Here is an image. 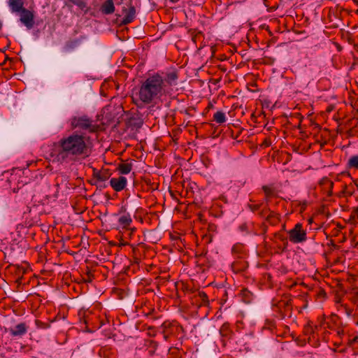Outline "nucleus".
<instances>
[{"instance_id":"9b49d317","label":"nucleus","mask_w":358,"mask_h":358,"mask_svg":"<svg viewBox=\"0 0 358 358\" xmlns=\"http://www.w3.org/2000/svg\"><path fill=\"white\" fill-rule=\"evenodd\" d=\"M340 278H337V311L339 312H345L348 315L350 314V310H348L345 306L342 303H341V299H338V293L340 292H345V291L343 289V284L340 283Z\"/></svg>"},{"instance_id":"ddd939ff","label":"nucleus","mask_w":358,"mask_h":358,"mask_svg":"<svg viewBox=\"0 0 358 358\" xmlns=\"http://www.w3.org/2000/svg\"><path fill=\"white\" fill-rule=\"evenodd\" d=\"M101 10L103 14H112L115 11V6L113 0L106 1L101 7Z\"/></svg>"},{"instance_id":"4468645a","label":"nucleus","mask_w":358,"mask_h":358,"mask_svg":"<svg viewBox=\"0 0 358 358\" xmlns=\"http://www.w3.org/2000/svg\"><path fill=\"white\" fill-rule=\"evenodd\" d=\"M118 222L123 229H127L132 222V219L129 213H124L119 217Z\"/></svg>"},{"instance_id":"cd10ccee","label":"nucleus","mask_w":358,"mask_h":358,"mask_svg":"<svg viewBox=\"0 0 358 358\" xmlns=\"http://www.w3.org/2000/svg\"><path fill=\"white\" fill-rule=\"evenodd\" d=\"M249 206L252 211H255L259 209V205H257V204L250 205Z\"/></svg>"},{"instance_id":"f03ea898","label":"nucleus","mask_w":358,"mask_h":358,"mask_svg":"<svg viewBox=\"0 0 358 358\" xmlns=\"http://www.w3.org/2000/svg\"><path fill=\"white\" fill-rule=\"evenodd\" d=\"M167 94L166 85L159 74L148 77L141 85L134 100L137 106L150 104Z\"/></svg>"},{"instance_id":"1a4fd4ad","label":"nucleus","mask_w":358,"mask_h":358,"mask_svg":"<svg viewBox=\"0 0 358 358\" xmlns=\"http://www.w3.org/2000/svg\"><path fill=\"white\" fill-rule=\"evenodd\" d=\"M28 329V327L25 323H20L13 328H10L8 331L13 336H22L24 335Z\"/></svg>"},{"instance_id":"f704fd0d","label":"nucleus","mask_w":358,"mask_h":358,"mask_svg":"<svg viewBox=\"0 0 358 358\" xmlns=\"http://www.w3.org/2000/svg\"><path fill=\"white\" fill-rule=\"evenodd\" d=\"M324 340L325 341H327V342L329 341V339H327V338H326V335H324Z\"/></svg>"},{"instance_id":"ea45409f","label":"nucleus","mask_w":358,"mask_h":358,"mask_svg":"<svg viewBox=\"0 0 358 358\" xmlns=\"http://www.w3.org/2000/svg\"><path fill=\"white\" fill-rule=\"evenodd\" d=\"M311 333H313L314 334L315 331L313 329H311Z\"/></svg>"},{"instance_id":"20e7f679","label":"nucleus","mask_w":358,"mask_h":358,"mask_svg":"<svg viewBox=\"0 0 358 358\" xmlns=\"http://www.w3.org/2000/svg\"><path fill=\"white\" fill-rule=\"evenodd\" d=\"M289 239L294 243H299L306 240V233L302 229V225L299 223L289 231Z\"/></svg>"},{"instance_id":"6ab92c4d","label":"nucleus","mask_w":358,"mask_h":358,"mask_svg":"<svg viewBox=\"0 0 358 358\" xmlns=\"http://www.w3.org/2000/svg\"><path fill=\"white\" fill-rule=\"evenodd\" d=\"M347 166L349 169L358 170V155L352 156L348 161Z\"/></svg>"},{"instance_id":"6e6552de","label":"nucleus","mask_w":358,"mask_h":358,"mask_svg":"<svg viewBox=\"0 0 358 358\" xmlns=\"http://www.w3.org/2000/svg\"><path fill=\"white\" fill-rule=\"evenodd\" d=\"M127 184V180L124 176H120L118 178H112L110 180V185L112 188L116 192H120L123 190Z\"/></svg>"},{"instance_id":"f257e3e1","label":"nucleus","mask_w":358,"mask_h":358,"mask_svg":"<svg viewBox=\"0 0 358 358\" xmlns=\"http://www.w3.org/2000/svg\"><path fill=\"white\" fill-rule=\"evenodd\" d=\"M91 150L90 138L84 133L73 131L54 144L50 156L54 162L68 164L88 157Z\"/></svg>"},{"instance_id":"5701e85b","label":"nucleus","mask_w":358,"mask_h":358,"mask_svg":"<svg viewBox=\"0 0 358 358\" xmlns=\"http://www.w3.org/2000/svg\"><path fill=\"white\" fill-rule=\"evenodd\" d=\"M108 177V174L106 172H99L95 175L96 180L100 182L106 181Z\"/></svg>"},{"instance_id":"39448f33","label":"nucleus","mask_w":358,"mask_h":358,"mask_svg":"<svg viewBox=\"0 0 358 358\" xmlns=\"http://www.w3.org/2000/svg\"><path fill=\"white\" fill-rule=\"evenodd\" d=\"M358 341V337H355L352 339L345 334L344 330H337V352H343L345 351L344 348L338 349L341 345H352L355 342Z\"/></svg>"},{"instance_id":"b1692460","label":"nucleus","mask_w":358,"mask_h":358,"mask_svg":"<svg viewBox=\"0 0 358 358\" xmlns=\"http://www.w3.org/2000/svg\"><path fill=\"white\" fill-rule=\"evenodd\" d=\"M71 3L76 5L80 8L83 9L86 7V3L83 0H69Z\"/></svg>"},{"instance_id":"c9c22d12","label":"nucleus","mask_w":358,"mask_h":358,"mask_svg":"<svg viewBox=\"0 0 358 358\" xmlns=\"http://www.w3.org/2000/svg\"><path fill=\"white\" fill-rule=\"evenodd\" d=\"M338 127H339V126H337V130H336L337 134L340 131V129Z\"/></svg>"},{"instance_id":"bb28decb","label":"nucleus","mask_w":358,"mask_h":358,"mask_svg":"<svg viewBox=\"0 0 358 358\" xmlns=\"http://www.w3.org/2000/svg\"><path fill=\"white\" fill-rule=\"evenodd\" d=\"M199 296L201 297V299H202L203 301H207L208 300V296L206 295V293L204 292H200L199 293Z\"/></svg>"},{"instance_id":"473e14b6","label":"nucleus","mask_w":358,"mask_h":358,"mask_svg":"<svg viewBox=\"0 0 358 358\" xmlns=\"http://www.w3.org/2000/svg\"><path fill=\"white\" fill-rule=\"evenodd\" d=\"M337 228H341V225L339 223L336 224Z\"/></svg>"},{"instance_id":"f8f14e48","label":"nucleus","mask_w":358,"mask_h":358,"mask_svg":"<svg viewBox=\"0 0 358 358\" xmlns=\"http://www.w3.org/2000/svg\"><path fill=\"white\" fill-rule=\"evenodd\" d=\"M8 5L10 11L15 13H20L25 8H24L23 0H8Z\"/></svg>"},{"instance_id":"f3484780","label":"nucleus","mask_w":358,"mask_h":358,"mask_svg":"<svg viewBox=\"0 0 358 358\" xmlns=\"http://www.w3.org/2000/svg\"><path fill=\"white\" fill-rule=\"evenodd\" d=\"M131 164L122 163L118 165L117 169L122 174H127L131 171Z\"/></svg>"},{"instance_id":"aec40b11","label":"nucleus","mask_w":358,"mask_h":358,"mask_svg":"<svg viewBox=\"0 0 358 358\" xmlns=\"http://www.w3.org/2000/svg\"><path fill=\"white\" fill-rule=\"evenodd\" d=\"M177 79V73L176 72H170L166 75V78L164 80L165 81V85H166V83L173 85Z\"/></svg>"},{"instance_id":"393cba45","label":"nucleus","mask_w":358,"mask_h":358,"mask_svg":"<svg viewBox=\"0 0 358 358\" xmlns=\"http://www.w3.org/2000/svg\"><path fill=\"white\" fill-rule=\"evenodd\" d=\"M263 190H264V192L267 199L271 197V196H272L273 194V189L271 187H270L264 186L263 187Z\"/></svg>"},{"instance_id":"58836bf2","label":"nucleus","mask_w":358,"mask_h":358,"mask_svg":"<svg viewBox=\"0 0 358 358\" xmlns=\"http://www.w3.org/2000/svg\"><path fill=\"white\" fill-rule=\"evenodd\" d=\"M340 234L337 231L336 236L337 237L339 236Z\"/></svg>"},{"instance_id":"423d86ee","label":"nucleus","mask_w":358,"mask_h":358,"mask_svg":"<svg viewBox=\"0 0 358 358\" xmlns=\"http://www.w3.org/2000/svg\"><path fill=\"white\" fill-rule=\"evenodd\" d=\"M20 20L28 29H31L34 25V12L27 8L23 9L20 12Z\"/></svg>"},{"instance_id":"2eb2a0df","label":"nucleus","mask_w":358,"mask_h":358,"mask_svg":"<svg viewBox=\"0 0 358 358\" xmlns=\"http://www.w3.org/2000/svg\"><path fill=\"white\" fill-rule=\"evenodd\" d=\"M80 44V39L76 38V39H70L69 40L65 45H64V50L66 51H71L78 47Z\"/></svg>"},{"instance_id":"a878e982","label":"nucleus","mask_w":358,"mask_h":358,"mask_svg":"<svg viewBox=\"0 0 358 358\" xmlns=\"http://www.w3.org/2000/svg\"><path fill=\"white\" fill-rule=\"evenodd\" d=\"M243 250V245L238 243L233 246L231 251L233 253H237L239 254Z\"/></svg>"},{"instance_id":"79ce46f5","label":"nucleus","mask_w":358,"mask_h":358,"mask_svg":"<svg viewBox=\"0 0 358 358\" xmlns=\"http://www.w3.org/2000/svg\"><path fill=\"white\" fill-rule=\"evenodd\" d=\"M355 2L357 3V5H358V1H357L356 0H355Z\"/></svg>"},{"instance_id":"dca6fc26","label":"nucleus","mask_w":358,"mask_h":358,"mask_svg":"<svg viewBox=\"0 0 358 358\" xmlns=\"http://www.w3.org/2000/svg\"><path fill=\"white\" fill-rule=\"evenodd\" d=\"M341 190L339 191L338 193H337V197H339L341 199L342 197L345 198L348 196H351L352 194V189H349V187L344 183H341Z\"/></svg>"},{"instance_id":"e433bc0d","label":"nucleus","mask_w":358,"mask_h":358,"mask_svg":"<svg viewBox=\"0 0 358 358\" xmlns=\"http://www.w3.org/2000/svg\"><path fill=\"white\" fill-rule=\"evenodd\" d=\"M330 242H331V244L332 245H334V241H333L332 240H330Z\"/></svg>"},{"instance_id":"4be33fe9","label":"nucleus","mask_w":358,"mask_h":358,"mask_svg":"<svg viewBox=\"0 0 358 358\" xmlns=\"http://www.w3.org/2000/svg\"><path fill=\"white\" fill-rule=\"evenodd\" d=\"M340 35L341 40H343L344 42L351 43L352 40L349 31H345L344 29H341L340 30Z\"/></svg>"},{"instance_id":"c85d7f7f","label":"nucleus","mask_w":358,"mask_h":358,"mask_svg":"<svg viewBox=\"0 0 358 358\" xmlns=\"http://www.w3.org/2000/svg\"><path fill=\"white\" fill-rule=\"evenodd\" d=\"M339 206H341V208H342V210H343V211L346 210V208H347V206H346L345 204H343V202H341V203H339Z\"/></svg>"},{"instance_id":"9d476101","label":"nucleus","mask_w":358,"mask_h":358,"mask_svg":"<svg viewBox=\"0 0 358 358\" xmlns=\"http://www.w3.org/2000/svg\"><path fill=\"white\" fill-rule=\"evenodd\" d=\"M320 186L324 193L327 194V196H331L334 188V182L331 180L327 178H324L320 182Z\"/></svg>"},{"instance_id":"c756f323","label":"nucleus","mask_w":358,"mask_h":358,"mask_svg":"<svg viewBox=\"0 0 358 358\" xmlns=\"http://www.w3.org/2000/svg\"><path fill=\"white\" fill-rule=\"evenodd\" d=\"M323 325H324V328L327 327V328L331 329H332V327L329 325V322H325L323 324Z\"/></svg>"},{"instance_id":"2f4dec72","label":"nucleus","mask_w":358,"mask_h":358,"mask_svg":"<svg viewBox=\"0 0 358 358\" xmlns=\"http://www.w3.org/2000/svg\"><path fill=\"white\" fill-rule=\"evenodd\" d=\"M336 48H337V51H341V50H342V47L338 43H337Z\"/></svg>"},{"instance_id":"412c9836","label":"nucleus","mask_w":358,"mask_h":358,"mask_svg":"<svg viewBox=\"0 0 358 358\" xmlns=\"http://www.w3.org/2000/svg\"><path fill=\"white\" fill-rule=\"evenodd\" d=\"M231 331L229 329V325L227 323H224L222 324L220 329V334L222 337H228L230 335Z\"/></svg>"},{"instance_id":"37998d69","label":"nucleus","mask_w":358,"mask_h":358,"mask_svg":"<svg viewBox=\"0 0 358 358\" xmlns=\"http://www.w3.org/2000/svg\"><path fill=\"white\" fill-rule=\"evenodd\" d=\"M357 245H358V242H357Z\"/></svg>"},{"instance_id":"a211bd4d","label":"nucleus","mask_w":358,"mask_h":358,"mask_svg":"<svg viewBox=\"0 0 358 358\" xmlns=\"http://www.w3.org/2000/svg\"><path fill=\"white\" fill-rule=\"evenodd\" d=\"M225 113L222 111L216 112L213 115V120L218 124H222L226 122Z\"/></svg>"},{"instance_id":"a19ab883","label":"nucleus","mask_w":358,"mask_h":358,"mask_svg":"<svg viewBox=\"0 0 358 358\" xmlns=\"http://www.w3.org/2000/svg\"><path fill=\"white\" fill-rule=\"evenodd\" d=\"M340 271H341L340 270L339 271L337 270L336 273H338V272H340Z\"/></svg>"},{"instance_id":"7ed1b4c3","label":"nucleus","mask_w":358,"mask_h":358,"mask_svg":"<svg viewBox=\"0 0 358 358\" xmlns=\"http://www.w3.org/2000/svg\"><path fill=\"white\" fill-rule=\"evenodd\" d=\"M73 128H80L83 130H88L90 132H95L97 126L92 124V120L87 116L74 117L71 120Z\"/></svg>"},{"instance_id":"4c0bfd02","label":"nucleus","mask_w":358,"mask_h":358,"mask_svg":"<svg viewBox=\"0 0 358 358\" xmlns=\"http://www.w3.org/2000/svg\"><path fill=\"white\" fill-rule=\"evenodd\" d=\"M309 330H310V327H308V328L306 329V331H309Z\"/></svg>"},{"instance_id":"0eeeda50","label":"nucleus","mask_w":358,"mask_h":358,"mask_svg":"<svg viewBox=\"0 0 358 358\" xmlns=\"http://www.w3.org/2000/svg\"><path fill=\"white\" fill-rule=\"evenodd\" d=\"M122 13L124 15L122 23L124 24H128L134 20L136 17V9L130 3L128 8H123Z\"/></svg>"},{"instance_id":"7c9ffc66","label":"nucleus","mask_w":358,"mask_h":358,"mask_svg":"<svg viewBox=\"0 0 358 358\" xmlns=\"http://www.w3.org/2000/svg\"><path fill=\"white\" fill-rule=\"evenodd\" d=\"M246 227H246V225H245V224H242V225H241V226H240V229H241V231H245V230L246 229Z\"/></svg>"},{"instance_id":"72a5a7b5","label":"nucleus","mask_w":358,"mask_h":358,"mask_svg":"<svg viewBox=\"0 0 358 358\" xmlns=\"http://www.w3.org/2000/svg\"><path fill=\"white\" fill-rule=\"evenodd\" d=\"M341 260L340 257H337V260H336L337 264H338L339 262H341Z\"/></svg>"}]
</instances>
